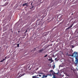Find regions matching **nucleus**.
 Returning <instances> with one entry per match:
<instances>
[{
	"instance_id": "obj_1",
	"label": "nucleus",
	"mask_w": 78,
	"mask_h": 78,
	"mask_svg": "<svg viewBox=\"0 0 78 78\" xmlns=\"http://www.w3.org/2000/svg\"><path fill=\"white\" fill-rule=\"evenodd\" d=\"M74 57H75V62H73V64H75L76 66H78V53L76 52V51H74L72 55H70V54H68V53H67L66 55L68 56H73L74 55Z\"/></svg>"
},
{
	"instance_id": "obj_2",
	"label": "nucleus",
	"mask_w": 78,
	"mask_h": 78,
	"mask_svg": "<svg viewBox=\"0 0 78 78\" xmlns=\"http://www.w3.org/2000/svg\"><path fill=\"white\" fill-rule=\"evenodd\" d=\"M40 19H37L35 24V26H36V27H37V25L38 26L39 25L42 24V21H40Z\"/></svg>"
},
{
	"instance_id": "obj_3",
	"label": "nucleus",
	"mask_w": 78,
	"mask_h": 78,
	"mask_svg": "<svg viewBox=\"0 0 78 78\" xmlns=\"http://www.w3.org/2000/svg\"><path fill=\"white\" fill-rule=\"evenodd\" d=\"M9 3V2H6L4 5H2V6H7V5H8V4Z\"/></svg>"
},
{
	"instance_id": "obj_4",
	"label": "nucleus",
	"mask_w": 78,
	"mask_h": 78,
	"mask_svg": "<svg viewBox=\"0 0 78 78\" xmlns=\"http://www.w3.org/2000/svg\"><path fill=\"white\" fill-rule=\"evenodd\" d=\"M72 26H73V24H72L71 26L68 27V28H67L66 29V30H69V29H70V28H72Z\"/></svg>"
},
{
	"instance_id": "obj_5",
	"label": "nucleus",
	"mask_w": 78,
	"mask_h": 78,
	"mask_svg": "<svg viewBox=\"0 0 78 78\" xmlns=\"http://www.w3.org/2000/svg\"><path fill=\"white\" fill-rule=\"evenodd\" d=\"M53 73L52 74L53 75V78H56V77H55V75H54V74H55V73L54 72H53Z\"/></svg>"
},
{
	"instance_id": "obj_6",
	"label": "nucleus",
	"mask_w": 78,
	"mask_h": 78,
	"mask_svg": "<svg viewBox=\"0 0 78 78\" xmlns=\"http://www.w3.org/2000/svg\"><path fill=\"white\" fill-rule=\"evenodd\" d=\"M42 51H44V49H42L41 50H39V53H41V52H42Z\"/></svg>"
},
{
	"instance_id": "obj_7",
	"label": "nucleus",
	"mask_w": 78,
	"mask_h": 78,
	"mask_svg": "<svg viewBox=\"0 0 78 78\" xmlns=\"http://www.w3.org/2000/svg\"><path fill=\"white\" fill-rule=\"evenodd\" d=\"M50 72H52V76L53 75V72L54 73V75H55V73L53 71V70H51Z\"/></svg>"
},
{
	"instance_id": "obj_8",
	"label": "nucleus",
	"mask_w": 78,
	"mask_h": 78,
	"mask_svg": "<svg viewBox=\"0 0 78 78\" xmlns=\"http://www.w3.org/2000/svg\"><path fill=\"white\" fill-rule=\"evenodd\" d=\"M27 5V3H25V4H24L23 5V6H26V5Z\"/></svg>"
},
{
	"instance_id": "obj_9",
	"label": "nucleus",
	"mask_w": 78,
	"mask_h": 78,
	"mask_svg": "<svg viewBox=\"0 0 78 78\" xmlns=\"http://www.w3.org/2000/svg\"><path fill=\"white\" fill-rule=\"evenodd\" d=\"M32 78H37V76H33Z\"/></svg>"
},
{
	"instance_id": "obj_10",
	"label": "nucleus",
	"mask_w": 78,
	"mask_h": 78,
	"mask_svg": "<svg viewBox=\"0 0 78 78\" xmlns=\"http://www.w3.org/2000/svg\"><path fill=\"white\" fill-rule=\"evenodd\" d=\"M47 56H48V55L47 54L45 56H44V58H46V57H47Z\"/></svg>"
},
{
	"instance_id": "obj_11",
	"label": "nucleus",
	"mask_w": 78,
	"mask_h": 78,
	"mask_svg": "<svg viewBox=\"0 0 78 78\" xmlns=\"http://www.w3.org/2000/svg\"><path fill=\"white\" fill-rule=\"evenodd\" d=\"M19 44H17V47H19Z\"/></svg>"
},
{
	"instance_id": "obj_12",
	"label": "nucleus",
	"mask_w": 78,
	"mask_h": 78,
	"mask_svg": "<svg viewBox=\"0 0 78 78\" xmlns=\"http://www.w3.org/2000/svg\"><path fill=\"white\" fill-rule=\"evenodd\" d=\"M43 76H44V78H47V76L46 75V76H45V75H43Z\"/></svg>"
},
{
	"instance_id": "obj_13",
	"label": "nucleus",
	"mask_w": 78,
	"mask_h": 78,
	"mask_svg": "<svg viewBox=\"0 0 78 78\" xmlns=\"http://www.w3.org/2000/svg\"><path fill=\"white\" fill-rule=\"evenodd\" d=\"M22 76V75L20 74V75H19V77H21Z\"/></svg>"
},
{
	"instance_id": "obj_14",
	"label": "nucleus",
	"mask_w": 78,
	"mask_h": 78,
	"mask_svg": "<svg viewBox=\"0 0 78 78\" xmlns=\"http://www.w3.org/2000/svg\"><path fill=\"white\" fill-rule=\"evenodd\" d=\"M51 62H53V61H54V60H51Z\"/></svg>"
},
{
	"instance_id": "obj_15",
	"label": "nucleus",
	"mask_w": 78,
	"mask_h": 78,
	"mask_svg": "<svg viewBox=\"0 0 78 78\" xmlns=\"http://www.w3.org/2000/svg\"><path fill=\"white\" fill-rule=\"evenodd\" d=\"M49 60H50L51 61V60H52V58H51V59L49 58Z\"/></svg>"
},
{
	"instance_id": "obj_16",
	"label": "nucleus",
	"mask_w": 78,
	"mask_h": 78,
	"mask_svg": "<svg viewBox=\"0 0 78 78\" xmlns=\"http://www.w3.org/2000/svg\"><path fill=\"white\" fill-rule=\"evenodd\" d=\"M3 60H1L0 61V62H3Z\"/></svg>"
},
{
	"instance_id": "obj_17",
	"label": "nucleus",
	"mask_w": 78,
	"mask_h": 78,
	"mask_svg": "<svg viewBox=\"0 0 78 78\" xmlns=\"http://www.w3.org/2000/svg\"><path fill=\"white\" fill-rule=\"evenodd\" d=\"M27 30L25 32H24V33H27Z\"/></svg>"
},
{
	"instance_id": "obj_18",
	"label": "nucleus",
	"mask_w": 78,
	"mask_h": 78,
	"mask_svg": "<svg viewBox=\"0 0 78 78\" xmlns=\"http://www.w3.org/2000/svg\"><path fill=\"white\" fill-rule=\"evenodd\" d=\"M5 60H6V59H5V58H4V59L2 60V61H5Z\"/></svg>"
},
{
	"instance_id": "obj_19",
	"label": "nucleus",
	"mask_w": 78,
	"mask_h": 78,
	"mask_svg": "<svg viewBox=\"0 0 78 78\" xmlns=\"http://www.w3.org/2000/svg\"><path fill=\"white\" fill-rule=\"evenodd\" d=\"M7 59V58L6 57H5V59Z\"/></svg>"
},
{
	"instance_id": "obj_20",
	"label": "nucleus",
	"mask_w": 78,
	"mask_h": 78,
	"mask_svg": "<svg viewBox=\"0 0 78 78\" xmlns=\"http://www.w3.org/2000/svg\"><path fill=\"white\" fill-rule=\"evenodd\" d=\"M43 77H42L41 78H44V75H43Z\"/></svg>"
},
{
	"instance_id": "obj_21",
	"label": "nucleus",
	"mask_w": 78,
	"mask_h": 78,
	"mask_svg": "<svg viewBox=\"0 0 78 78\" xmlns=\"http://www.w3.org/2000/svg\"><path fill=\"white\" fill-rule=\"evenodd\" d=\"M38 76H39L40 77H41V76H41V75H39Z\"/></svg>"
},
{
	"instance_id": "obj_22",
	"label": "nucleus",
	"mask_w": 78,
	"mask_h": 78,
	"mask_svg": "<svg viewBox=\"0 0 78 78\" xmlns=\"http://www.w3.org/2000/svg\"><path fill=\"white\" fill-rule=\"evenodd\" d=\"M32 7L30 8V9H31V8H33L34 7V6H32Z\"/></svg>"
},
{
	"instance_id": "obj_23",
	"label": "nucleus",
	"mask_w": 78,
	"mask_h": 78,
	"mask_svg": "<svg viewBox=\"0 0 78 78\" xmlns=\"http://www.w3.org/2000/svg\"><path fill=\"white\" fill-rule=\"evenodd\" d=\"M59 73V71H58V72L56 73V74H58Z\"/></svg>"
},
{
	"instance_id": "obj_24",
	"label": "nucleus",
	"mask_w": 78,
	"mask_h": 78,
	"mask_svg": "<svg viewBox=\"0 0 78 78\" xmlns=\"http://www.w3.org/2000/svg\"><path fill=\"white\" fill-rule=\"evenodd\" d=\"M55 65H54V69L55 68Z\"/></svg>"
},
{
	"instance_id": "obj_25",
	"label": "nucleus",
	"mask_w": 78,
	"mask_h": 78,
	"mask_svg": "<svg viewBox=\"0 0 78 78\" xmlns=\"http://www.w3.org/2000/svg\"><path fill=\"white\" fill-rule=\"evenodd\" d=\"M69 76V75H67V76Z\"/></svg>"
},
{
	"instance_id": "obj_26",
	"label": "nucleus",
	"mask_w": 78,
	"mask_h": 78,
	"mask_svg": "<svg viewBox=\"0 0 78 78\" xmlns=\"http://www.w3.org/2000/svg\"><path fill=\"white\" fill-rule=\"evenodd\" d=\"M34 50H36V48H34Z\"/></svg>"
},
{
	"instance_id": "obj_27",
	"label": "nucleus",
	"mask_w": 78,
	"mask_h": 78,
	"mask_svg": "<svg viewBox=\"0 0 78 78\" xmlns=\"http://www.w3.org/2000/svg\"><path fill=\"white\" fill-rule=\"evenodd\" d=\"M39 73V74H42V73Z\"/></svg>"
},
{
	"instance_id": "obj_28",
	"label": "nucleus",
	"mask_w": 78,
	"mask_h": 78,
	"mask_svg": "<svg viewBox=\"0 0 78 78\" xmlns=\"http://www.w3.org/2000/svg\"><path fill=\"white\" fill-rule=\"evenodd\" d=\"M57 59V58H56L55 59V60H56Z\"/></svg>"
},
{
	"instance_id": "obj_29",
	"label": "nucleus",
	"mask_w": 78,
	"mask_h": 78,
	"mask_svg": "<svg viewBox=\"0 0 78 78\" xmlns=\"http://www.w3.org/2000/svg\"><path fill=\"white\" fill-rule=\"evenodd\" d=\"M9 18H8V19L7 20H9Z\"/></svg>"
},
{
	"instance_id": "obj_30",
	"label": "nucleus",
	"mask_w": 78,
	"mask_h": 78,
	"mask_svg": "<svg viewBox=\"0 0 78 78\" xmlns=\"http://www.w3.org/2000/svg\"><path fill=\"white\" fill-rule=\"evenodd\" d=\"M57 2H55V4Z\"/></svg>"
},
{
	"instance_id": "obj_31",
	"label": "nucleus",
	"mask_w": 78,
	"mask_h": 78,
	"mask_svg": "<svg viewBox=\"0 0 78 78\" xmlns=\"http://www.w3.org/2000/svg\"><path fill=\"white\" fill-rule=\"evenodd\" d=\"M19 32H20V31H18V33H19Z\"/></svg>"
},
{
	"instance_id": "obj_32",
	"label": "nucleus",
	"mask_w": 78,
	"mask_h": 78,
	"mask_svg": "<svg viewBox=\"0 0 78 78\" xmlns=\"http://www.w3.org/2000/svg\"><path fill=\"white\" fill-rule=\"evenodd\" d=\"M27 5V6H28V5Z\"/></svg>"
},
{
	"instance_id": "obj_33",
	"label": "nucleus",
	"mask_w": 78,
	"mask_h": 78,
	"mask_svg": "<svg viewBox=\"0 0 78 78\" xmlns=\"http://www.w3.org/2000/svg\"><path fill=\"white\" fill-rule=\"evenodd\" d=\"M29 70H31V68H30V69H29Z\"/></svg>"
},
{
	"instance_id": "obj_34",
	"label": "nucleus",
	"mask_w": 78,
	"mask_h": 78,
	"mask_svg": "<svg viewBox=\"0 0 78 78\" xmlns=\"http://www.w3.org/2000/svg\"><path fill=\"white\" fill-rule=\"evenodd\" d=\"M37 76H38V75H37Z\"/></svg>"
},
{
	"instance_id": "obj_35",
	"label": "nucleus",
	"mask_w": 78,
	"mask_h": 78,
	"mask_svg": "<svg viewBox=\"0 0 78 78\" xmlns=\"http://www.w3.org/2000/svg\"><path fill=\"white\" fill-rule=\"evenodd\" d=\"M32 3H31V5H32Z\"/></svg>"
},
{
	"instance_id": "obj_36",
	"label": "nucleus",
	"mask_w": 78,
	"mask_h": 78,
	"mask_svg": "<svg viewBox=\"0 0 78 78\" xmlns=\"http://www.w3.org/2000/svg\"><path fill=\"white\" fill-rule=\"evenodd\" d=\"M72 15H73V13H72Z\"/></svg>"
},
{
	"instance_id": "obj_37",
	"label": "nucleus",
	"mask_w": 78,
	"mask_h": 78,
	"mask_svg": "<svg viewBox=\"0 0 78 78\" xmlns=\"http://www.w3.org/2000/svg\"><path fill=\"white\" fill-rule=\"evenodd\" d=\"M1 11V10H0V11Z\"/></svg>"
},
{
	"instance_id": "obj_38",
	"label": "nucleus",
	"mask_w": 78,
	"mask_h": 78,
	"mask_svg": "<svg viewBox=\"0 0 78 78\" xmlns=\"http://www.w3.org/2000/svg\"><path fill=\"white\" fill-rule=\"evenodd\" d=\"M9 21H10V20H9Z\"/></svg>"
}]
</instances>
